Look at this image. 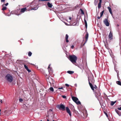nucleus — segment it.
Masks as SVG:
<instances>
[{
  "label": "nucleus",
  "instance_id": "f257e3e1",
  "mask_svg": "<svg viewBox=\"0 0 121 121\" xmlns=\"http://www.w3.org/2000/svg\"><path fill=\"white\" fill-rule=\"evenodd\" d=\"M69 59L70 61L73 64L76 63L77 60V57L74 55H69Z\"/></svg>",
  "mask_w": 121,
  "mask_h": 121
},
{
  "label": "nucleus",
  "instance_id": "f03ea898",
  "mask_svg": "<svg viewBox=\"0 0 121 121\" xmlns=\"http://www.w3.org/2000/svg\"><path fill=\"white\" fill-rule=\"evenodd\" d=\"M6 79L9 82H11L13 80L12 76L9 74H7L5 77Z\"/></svg>",
  "mask_w": 121,
  "mask_h": 121
},
{
  "label": "nucleus",
  "instance_id": "7ed1b4c3",
  "mask_svg": "<svg viewBox=\"0 0 121 121\" xmlns=\"http://www.w3.org/2000/svg\"><path fill=\"white\" fill-rule=\"evenodd\" d=\"M72 98L73 101L76 103L77 104H81V102L79 101H78V99L76 97L74 96H72Z\"/></svg>",
  "mask_w": 121,
  "mask_h": 121
},
{
  "label": "nucleus",
  "instance_id": "20e7f679",
  "mask_svg": "<svg viewBox=\"0 0 121 121\" xmlns=\"http://www.w3.org/2000/svg\"><path fill=\"white\" fill-rule=\"evenodd\" d=\"M88 81L89 82V85L91 88V89L94 92L95 91V90L94 89V88L96 89L97 88V87L95 85H94V87L93 86L92 84V83H91L90 82V79L89 77L88 78Z\"/></svg>",
  "mask_w": 121,
  "mask_h": 121
},
{
  "label": "nucleus",
  "instance_id": "39448f33",
  "mask_svg": "<svg viewBox=\"0 0 121 121\" xmlns=\"http://www.w3.org/2000/svg\"><path fill=\"white\" fill-rule=\"evenodd\" d=\"M46 78L48 82H49L50 84L52 83L53 79L49 76L46 75Z\"/></svg>",
  "mask_w": 121,
  "mask_h": 121
},
{
  "label": "nucleus",
  "instance_id": "423d86ee",
  "mask_svg": "<svg viewBox=\"0 0 121 121\" xmlns=\"http://www.w3.org/2000/svg\"><path fill=\"white\" fill-rule=\"evenodd\" d=\"M57 107L62 111H65V106L62 104L58 105Z\"/></svg>",
  "mask_w": 121,
  "mask_h": 121
},
{
  "label": "nucleus",
  "instance_id": "0eeeda50",
  "mask_svg": "<svg viewBox=\"0 0 121 121\" xmlns=\"http://www.w3.org/2000/svg\"><path fill=\"white\" fill-rule=\"evenodd\" d=\"M103 22L104 24L107 26H109V24L108 21V19L105 18Z\"/></svg>",
  "mask_w": 121,
  "mask_h": 121
},
{
  "label": "nucleus",
  "instance_id": "6e6552de",
  "mask_svg": "<svg viewBox=\"0 0 121 121\" xmlns=\"http://www.w3.org/2000/svg\"><path fill=\"white\" fill-rule=\"evenodd\" d=\"M95 96L97 98H99L100 95V93L99 91L96 90L95 91Z\"/></svg>",
  "mask_w": 121,
  "mask_h": 121
},
{
  "label": "nucleus",
  "instance_id": "1a4fd4ad",
  "mask_svg": "<svg viewBox=\"0 0 121 121\" xmlns=\"http://www.w3.org/2000/svg\"><path fill=\"white\" fill-rule=\"evenodd\" d=\"M108 36L109 40H111L113 39L112 33L111 31H110Z\"/></svg>",
  "mask_w": 121,
  "mask_h": 121
},
{
  "label": "nucleus",
  "instance_id": "9d476101",
  "mask_svg": "<svg viewBox=\"0 0 121 121\" xmlns=\"http://www.w3.org/2000/svg\"><path fill=\"white\" fill-rule=\"evenodd\" d=\"M66 110L67 112L69 114V115L71 116V114L70 111L68 107H66Z\"/></svg>",
  "mask_w": 121,
  "mask_h": 121
},
{
  "label": "nucleus",
  "instance_id": "9b49d317",
  "mask_svg": "<svg viewBox=\"0 0 121 121\" xmlns=\"http://www.w3.org/2000/svg\"><path fill=\"white\" fill-rule=\"evenodd\" d=\"M88 35H89L88 34V32H86V34L85 36V39H86V40L85 41V42L84 43L83 45H84L87 42V40H88Z\"/></svg>",
  "mask_w": 121,
  "mask_h": 121
},
{
  "label": "nucleus",
  "instance_id": "f8f14e48",
  "mask_svg": "<svg viewBox=\"0 0 121 121\" xmlns=\"http://www.w3.org/2000/svg\"><path fill=\"white\" fill-rule=\"evenodd\" d=\"M102 0H99V2L98 4V8L99 9H100L101 7V4L102 3Z\"/></svg>",
  "mask_w": 121,
  "mask_h": 121
},
{
  "label": "nucleus",
  "instance_id": "ddd939ff",
  "mask_svg": "<svg viewBox=\"0 0 121 121\" xmlns=\"http://www.w3.org/2000/svg\"><path fill=\"white\" fill-rule=\"evenodd\" d=\"M27 9L26 8H23L21 9L20 12L22 13H24L25 11H26Z\"/></svg>",
  "mask_w": 121,
  "mask_h": 121
},
{
  "label": "nucleus",
  "instance_id": "4468645a",
  "mask_svg": "<svg viewBox=\"0 0 121 121\" xmlns=\"http://www.w3.org/2000/svg\"><path fill=\"white\" fill-rule=\"evenodd\" d=\"M14 13H13L12 12H11V13H4V14L5 15L8 16H9L11 15V14H13Z\"/></svg>",
  "mask_w": 121,
  "mask_h": 121
},
{
  "label": "nucleus",
  "instance_id": "2eb2a0df",
  "mask_svg": "<svg viewBox=\"0 0 121 121\" xmlns=\"http://www.w3.org/2000/svg\"><path fill=\"white\" fill-rule=\"evenodd\" d=\"M68 37H69L68 35L67 34H66V36H65V40L66 41V42L67 43H68L69 42V40H68Z\"/></svg>",
  "mask_w": 121,
  "mask_h": 121
},
{
  "label": "nucleus",
  "instance_id": "dca6fc26",
  "mask_svg": "<svg viewBox=\"0 0 121 121\" xmlns=\"http://www.w3.org/2000/svg\"><path fill=\"white\" fill-rule=\"evenodd\" d=\"M47 5L48 7L50 8L52 7V4L50 3L49 2H48V3Z\"/></svg>",
  "mask_w": 121,
  "mask_h": 121
},
{
  "label": "nucleus",
  "instance_id": "f3484780",
  "mask_svg": "<svg viewBox=\"0 0 121 121\" xmlns=\"http://www.w3.org/2000/svg\"><path fill=\"white\" fill-rule=\"evenodd\" d=\"M115 111L117 114L120 116L121 115V113L117 109H115Z\"/></svg>",
  "mask_w": 121,
  "mask_h": 121
},
{
  "label": "nucleus",
  "instance_id": "a211bd4d",
  "mask_svg": "<svg viewBox=\"0 0 121 121\" xmlns=\"http://www.w3.org/2000/svg\"><path fill=\"white\" fill-rule=\"evenodd\" d=\"M108 10H109V11L110 13L112 15V10H111V8L110 7H108Z\"/></svg>",
  "mask_w": 121,
  "mask_h": 121
},
{
  "label": "nucleus",
  "instance_id": "6ab92c4d",
  "mask_svg": "<svg viewBox=\"0 0 121 121\" xmlns=\"http://www.w3.org/2000/svg\"><path fill=\"white\" fill-rule=\"evenodd\" d=\"M84 21L85 22V27H86V29L87 28V22H86V20L85 19H85H84Z\"/></svg>",
  "mask_w": 121,
  "mask_h": 121
},
{
  "label": "nucleus",
  "instance_id": "aec40b11",
  "mask_svg": "<svg viewBox=\"0 0 121 121\" xmlns=\"http://www.w3.org/2000/svg\"><path fill=\"white\" fill-rule=\"evenodd\" d=\"M38 8L37 7H34L33 8H31L30 9L31 10H36L38 9Z\"/></svg>",
  "mask_w": 121,
  "mask_h": 121
},
{
  "label": "nucleus",
  "instance_id": "412c9836",
  "mask_svg": "<svg viewBox=\"0 0 121 121\" xmlns=\"http://www.w3.org/2000/svg\"><path fill=\"white\" fill-rule=\"evenodd\" d=\"M67 72L68 73L70 74H73L74 73V72L73 71H68Z\"/></svg>",
  "mask_w": 121,
  "mask_h": 121
},
{
  "label": "nucleus",
  "instance_id": "4be33fe9",
  "mask_svg": "<svg viewBox=\"0 0 121 121\" xmlns=\"http://www.w3.org/2000/svg\"><path fill=\"white\" fill-rule=\"evenodd\" d=\"M116 102V101H115L114 102H113V101H111V106H113L114 104Z\"/></svg>",
  "mask_w": 121,
  "mask_h": 121
},
{
  "label": "nucleus",
  "instance_id": "5701e85b",
  "mask_svg": "<svg viewBox=\"0 0 121 121\" xmlns=\"http://www.w3.org/2000/svg\"><path fill=\"white\" fill-rule=\"evenodd\" d=\"M79 7V6L78 5H77L75 7H74L73 8V10H74L78 8Z\"/></svg>",
  "mask_w": 121,
  "mask_h": 121
},
{
  "label": "nucleus",
  "instance_id": "b1692460",
  "mask_svg": "<svg viewBox=\"0 0 121 121\" xmlns=\"http://www.w3.org/2000/svg\"><path fill=\"white\" fill-rule=\"evenodd\" d=\"M116 83L119 85L121 86V82L119 81H117Z\"/></svg>",
  "mask_w": 121,
  "mask_h": 121
},
{
  "label": "nucleus",
  "instance_id": "393cba45",
  "mask_svg": "<svg viewBox=\"0 0 121 121\" xmlns=\"http://www.w3.org/2000/svg\"><path fill=\"white\" fill-rule=\"evenodd\" d=\"M98 1L97 0H94V4L95 5H96L97 4V3L98 2Z\"/></svg>",
  "mask_w": 121,
  "mask_h": 121
},
{
  "label": "nucleus",
  "instance_id": "a878e982",
  "mask_svg": "<svg viewBox=\"0 0 121 121\" xmlns=\"http://www.w3.org/2000/svg\"><path fill=\"white\" fill-rule=\"evenodd\" d=\"M104 10L103 11H102V12L100 13V14L101 17H102V16H103V14L104 13Z\"/></svg>",
  "mask_w": 121,
  "mask_h": 121
},
{
  "label": "nucleus",
  "instance_id": "bb28decb",
  "mask_svg": "<svg viewBox=\"0 0 121 121\" xmlns=\"http://www.w3.org/2000/svg\"><path fill=\"white\" fill-rule=\"evenodd\" d=\"M80 10L81 11V14H84V13L83 11L81 9H80Z\"/></svg>",
  "mask_w": 121,
  "mask_h": 121
},
{
  "label": "nucleus",
  "instance_id": "cd10ccee",
  "mask_svg": "<svg viewBox=\"0 0 121 121\" xmlns=\"http://www.w3.org/2000/svg\"><path fill=\"white\" fill-rule=\"evenodd\" d=\"M49 89L51 91L53 92L54 91V89L52 87H51L49 88Z\"/></svg>",
  "mask_w": 121,
  "mask_h": 121
},
{
  "label": "nucleus",
  "instance_id": "c85d7f7f",
  "mask_svg": "<svg viewBox=\"0 0 121 121\" xmlns=\"http://www.w3.org/2000/svg\"><path fill=\"white\" fill-rule=\"evenodd\" d=\"M91 81L92 83H94L95 82V80L93 78H92V79L91 80Z\"/></svg>",
  "mask_w": 121,
  "mask_h": 121
},
{
  "label": "nucleus",
  "instance_id": "c756f323",
  "mask_svg": "<svg viewBox=\"0 0 121 121\" xmlns=\"http://www.w3.org/2000/svg\"><path fill=\"white\" fill-rule=\"evenodd\" d=\"M32 53L30 52H29L28 53V55L29 56H30L32 55Z\"/></svg>",
  "mask_w": 121,
  "mask_h": 121
},
{
  "label": "nucleus",
  "instance_id": "7c9ffc66",
  "mask_svg": "<svg viewBox=\"0 0 121 121\" xmlns=\"http://www.w3.org/2000/svg\"><path fill=\"white\" fill-rule=\"evenodd\" d=\"M7 9V7L5 6H4L3 7L2 9V10H5Z\"/></svg>",
  "mask_w": 121,
  "mask_h": 121
},
{
  "label": "nucleus",
  "instance_id": "2f4dec72",
  "mask_svg": "<svg viewBox=\"0 0 121 121\" xmlns=\"http://www.w3.org/2000/svg\"><path fill=\"white\" fill-rule=\"evenodd\" d=\"M26 69L28 72L30 73V72H31V70H29L28 67H27V68Z\"/></svg>",
  "mask_w": 121,
  "mask_h": 121
},
{
  "label": "nucleus",
  "instance_id": "473e14b6",
  "mask_svg": "<svg viewBox=\"0 0 121 121\" xmlns=\"http://www.w3.org/2000/svg\"><path fill=\"white\" fill-rule=\"evenodd\" d=\"M50 0H39V1H49Z\"/></svg>",
  "mask_w": 121,
  "mask_h": 121
},
{
  "label": "nucleus",
  "instance_id": "72a5a7b5",
  "mask_svg": "<svg viewBox=\"0 0 121 121\" xmlns=\"http://www.w3.org/2000/svg\"><path fill=\"white\" fill-rule=\"evenodd\" d=\"M23 100L22 98H20L19 99V101L20 102H22Z\"/></svg>",
  "mask_w": 121,
  "mask_h": 121
},
{
  "label": "nucleus",
  "instance_id": "f704fd0d",
  "mask_svg": "<svg viewBox=\"0 0 121 121\" xmlns=\"http://www.w3.org/2000/svg\"><path fill=\"white\" fill-rule=\"evenodd\" d=\"M62 97L64 99H65L66 98V97L65 95H62Z\"/></svg>",
  "mask_w": 121,
  "mask_h": 121
},
{
  "label": "nucleus",
  "instance_id": "c9c22d12",
  "mask_svg": "<svg viewBox=\"0 0 121 121\" xmlns=\"http://www.w3.org/2000/svg\"><path fill=\"white\" fill-rule=\"evenodd\" d=\"M24 67L26 69L27 67H28L26 65L24 64Z\"/></svg>",
  "mask_w": 121,
  "mask_h": 121
},
{
  "label": "nucleus",
  "instance_id": "e433bc0d",
  "mask_svg": "<svg viewBox=\"0 0 121 121\" xmlns=\"http://www.w3.org/2000/svg\"><path fill=\"white\" fill-rule=\"evenodd\" d=\"M104 113L106 115V116L107 117H108V115L107 113L106 112H104Z\"/></svg>",
  "mask_w": 121,
  "mask_h": 121
},
{
  "label": "nucleus",
  "instance_id": "4c0bfd02",
  "mask_svg": "<svg viewBox=\"0 0 121 121\" xmlns=\"http://www.w3.org/2000/svg\"><path fill=\"white\" fill-rule=\"evenodd\" d=\"M101 17V16H100V17H97V18L98 19H100V18Z\"/></svg>",
  "mask_w": 121,
  "mask_h": 121
},
{
  "label": "nucleus",
  "instance_id": "58836bf2",
  "mask_svg": "<svg viewBox=\"0 0 121 121\" xmlns=\"http://www.w3.org/2000/svg\"><path fill=\"white\" fill-rule=\"evenodd\" d=\"M63 88L62 87H59L58 88V89H63Z\"/></svg>",
  "mask_w": 121,
  "mask_h": 121
},
{
  "label": "nucleus",
  "instance_id": "ea45409f",
  "mask_svg": "<svg viewBox=\"0 0 121 121\" xmlns=\"http://www.w3.org/2000/svg\"><path fill=\"white\" fill-rule=\"evenodd\" d=\"M117 109L119 110H121V107L120 108H118Z\"/></svg>",
  "mask_w": 121,
  "mask_h": 121
},
{
  "label": "nucleus",
  "instance_id": "a19ab883",
  "mask_svg": "<svg viewBox=\"0 0 121 121\" xmlns=\"http://www.w3.org/2000/svg\"><path fill=\"white\" fill-rule=\"evenodd\" d=\"M65 86H67L68 87H69V84H65Z\"/></svg>",
  "mask_w": 121,
  "mask_h": 121
},
{
  "label": "nucleus",
  "instance_id": "79ce46f5",
  "mask_svg": "<svg viewBox=\"0 0 121 121\" xmlns=\"http://www.w3.org/2000/svg\"><path fill=\"white\" fill-rule=\"evenodd\" d=\"M74 47V46L73 45H72V46H71V48L72 49H73V48Z\"/></svg>",
  "mask_w": 121,
  "mask_h": 121
},
{
  "label": "nucleus",
  "instance_id": "37998d69",
  "mask_svg": "<svg viewBox=\"0 0 121 121\" xmlns=\"http://www.w3.org/2000/svg\"><path fill=\"white\" fill-rule=\"evenodd\" d=\"M9 4L8 3H7L5 4V6H7L8 4Z\"/></svg>",
  "mask_w": 121,
  "mask_h": 121
},
{
  "label": "nucleus",
  "instance_id": "c03bdc74",
  "mask_svg": "<svg viewBox=\"0 0 121 121\" xmlns=\"http://www.w3.org/2000/svg\"><path fill=\"white\" fill-rule=\"evenodd\" d=\"M84 55H85V56H84H84H83V57H85L86 56V53H85L84 54Z\"/></svg>",
  "mask_w": 121,
  "mask_h": 121
},
{
  "label": "nucleus",
  "instance_id": "a18cd8bd",
  "mask_svg": "<svg viewBox=\"0 0 121 121\" xmlns=\"http://www.w3.org/2000/svg\"><path fill=\"white\" fill-rule=\"evenodd\" d=\"M5 0H1V2H4Z\"/></svg>",
  "mask_w": 121,
  "mask_h": 121
},
{
  "label": "nucleus",
  "instance_id": "49530a36",
  "mask_svg": "<svg viewBox=\"0 0 121 121\" xmlns=\"http://www.w3.org/2000/svg\"><path fill=\"white\" fill-rule=\"evenodd\" d=\"M69 19L70 20H71V17H69Z\"/></svg>",
  "mask_w": 121,
  "mask_h": 121
},
{
  "label": "nucleus",
  "instance_id": "de8ad7c7",
  "mask_svg": "<svg viewBox=\"0 0 121 121\" xmlns=\"http://www.w3.org/2000/svg\"><path fill=\"white\" fill-rule=\"evenodd\" d=\"M50 65H49V66H48V69H49V68H50Z\"/></svg>",
  "mask_w": 121,
  "mask_h": 121
},
{
  "label": "nucleus",
  "instance_id": "09e8293b",
  "mask_svg": "<svg viewBox=\"0 0 121 121\" xmlns=\"http://www.w3.org/2000/svg\"><path fill=\"white\" fill-rule=\"evenodd\" d=\"M0 102H1V103H2V100H1V101H0Z\"/></svg>",
  "mask_w": 121,
  "mask_h": 121
},
{
  "label": "nucleus",
  "instance_id": "8fccbe9b",
  "mask_svg": "<svg viewBox=\"0 0 121 121\" xmlns=\"http://www.w3.org/2000/svg\"><path fill=\"white\" fill-rule=\"evenodd\" d=\"M50 111H52V109H50Z\"/></svg>",
  "mask_w": 121,
  "mask_h": 121
},
{
  "label": "nucleus",
  "instance_id": "3c124183",
  "mask_svg": "<svg viewBox=\"0 0 121 121\" xmlns=\"http://www.w3.org/2000/svg\"><path fill=\"white\" fill-rule=\"evenodd\" d=\"M117 26H119V25H118V24H117Z\"/></svg>",
  "mask_w": 121,
  "mask_h": 121
},
{
  "label": "nucleus",
  "instance_id": "603ef678",
  "mask_svg": "<svg viewBox=\"0 0 121 121\" xmlns=\"http://www.w3.org/2000/svg\"><path fill=\"white\" fill-rule=\"evenodd\" d=\"M47 121H49V120L48 119H47Z\"/></svg>",
  "mask_w": 121,
  "mask_h": 121
},
{
  "label": "nucleus",
  "instance_id": "864d4df0",
  "mask_svg": "<svg viewBox=\"0 0 121 121\" xmlns=\"http://www.w3.org/2000/svg\"><path fill=\"white\" fill-rule=\"evenodd\" d=\"M84 40H83V41H82V43H83V42H84Z\"/></svg>",
  "mask_w": 121,
  "mask_h": 121
},
{
  "label": "nucleus",
  "instance_id": "5fc2aeb1",
  "mask_svg": "<svg viewBox=\"0 0 121 121\" xmlns=\"http://www.w3.org/2000/svg\"><path fill=\"white\" fill-rule=\"evenodd\" d=\"M53 121H54V120H53Z\"/></svg>",
  "mask_w": 121,
  "mask_h": 121
},
{
  "label": "nucleus",
  "instance_id": "6e6d98bb",
  "mask_svg": "<svg viewBox=\"0 0 121 121\" xmlns=\"http://www.w3.org/2000/svg\"><path fill=\"white\" fill-rule=\"evenodd\" d=\"M40 121H42V120H41Z\"/></svg>",
  "mask_w": 121,
  "mask_h": 121
},
{
  "label": "nucleus",
  "instance_id": "4d7b16f0",
  "mask_svg": "<svg viewBox=\"0 0 121 121\" xmlns=\"http://www.w3.org/2000/svg\"><path fill=\"white\" fill-rule=\"evenodd\" d=\"M17 61H18V60H17Z\"/></svg>",
  "mask_w": 121,
  "mask_h": 121
},
{
  "label": "nucleus",
  "instance_id": "13d9d810",
  "mask_svg": "<svg viewBox=\"0 0 121 121\" xmlns=\"http://www.w3.org/2000/svg\"><path fill=\"white\" fill-rule=\"evenodd\" d=\"M49 72H50V71L49 70Z\"/></svg>",
  "mask_w": 121,
  "mask_h": 121
},
{
  "label": "nucleus",
  "instance_id": "bf43d9fd",
  "mask_svg": "<svg viewBox=\"0 0 121 121\" xmlns=\"http://www.w3.org/2000/svg\"><path fill=\"white\" fill-rule=\"evenodd\" d=\"M13 0V1H14V0Z\"/></svg>",
  "mask_w": 121,
  "mask_h": 121
}]
</instances>
